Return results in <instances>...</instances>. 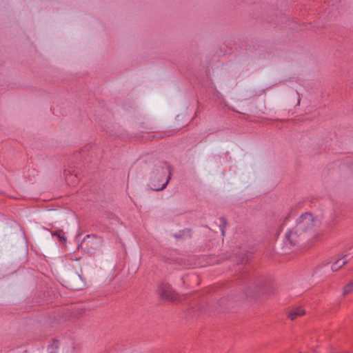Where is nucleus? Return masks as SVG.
I'll list each match as a JSON object with an SVG mask.
<instances>
[{
    "label": "nucleus",
    "instance_id": "obj_1",
    "mask_svg": "<svg viewBox=\"0 0 353 353\" xmlns=\"http://www.w3.org/2000/svg\"><path fill=\"white\" fill-rule=\"evenodd\" d=\"M320 225V221L310 213H304L297 219L295 227L286 232L285 243L295 245L306 239Z\"/></svg>",
    "mask_w": 353,
    "mask_h": 353
},
{
    "label": "nucleus",
    "instance_id": "obj_2",
    "mask_svg": "<svg viewBox=\"0 0 353 353\" xmlns=\"http://www.w3.org/2000/svg\"><path fill=\"white\" fill-rule=\"evenodd\" d=\"M170 175V166L166 162H160L150 168L148 173V186L154 191H161L168 185Z\"/></svg>",
    "mask_w": 353,
    "mask_h": 353
},
{
    "label": "nucleus",
    "instance_id": "obj_3",
    "mask_svg": "<svg viewBox=\"0 0 353 353\" xmlns=\"http://www.w3.org/2000/svg\"><path fill=\"white\" fill-rule=\"evenodd\" d=\"M74 343L69 338L54 339L48 346V353H72Z\"/></svg>",
    "mask_w": 353,
    "mask_h": 353
},
{
    "label": "nucleus",
    "instance_id": "obj_4",
    "mask_svg": "<svg viewBox=\"0 0 353 353\" xmlns=\"http://www.w3.org/2000/svg\"><path fill=\"white\" fill-rule=\"evenodd\" d=\"M157 292L159 296L163 299L169 301H179L181 300L179 295L168 283H162L159 284Z\"/></svg>",
    "mask_w": 353,
    "mask_h": 353
},
{
    "label": "nucleus",
    "instance_id": "obj_5",
    "mask_svg": "<svg viewBox=\"0 0 353 353\" xmlns=\"http://www.w3.org/2000/svg\"><path fill=\"white\" fill-rule=\"evenodd\" d=\"M352 256L350 254H344L336 259L332 264L331 270L332 272H336L344 266L351 259Z\"/></svg>",
    "mask_w": 353,
    "mask_h": 353
},
{
    "label": "nucleus",
    "instance_id": "obj_6",
    "mask_svg": "<svg viewBox=\"0 0 353 353\" xmlns=\"http://www.w3.org/2000/svg\"><path fill=\"white\" fill-rule=\"evenodd\" d=\"M305 313V312L302 307H295V308L292 309L290 311V312L288 314V317L292 321H293V320H295L296 318L304 315Z\"/></svg>",
    "mask_w": 353,
    "mask_h": 353
},
{
    "label": "nucleus",
    "instance_id": "obj_7",
    "mask_svg": "<svg viewBox=\"0 0 353 353\" xmlns=\"http://www.w3.org/2000/svg\"><path fill=\"white\" fill-rule=\"evenodd\" d=\"M52 236H55L59 238L61 241H65L66 238L65 236V232L62 230H58L52 232Z\"/></svg>",
    "mask_w": 353,
    "mask_h": 353
},
{
    "label": "nucleus",
    "instance_id": "obj_8",
    "mask_svg": "<svg viewBox=\"0 0 353 353\" xmlns=\"http://www.w3.org/2000/svg\"><path fill=\"white\" fill-rule=\"evenodd\" d=\"M353 292V281L347 283L343 288V295L345 296Z\"/></svg>",
    "mask_w": 353,
    "mask_h": 353
},
{
    "label": "nucleus",
    "instance_id": "obj_9",
    "mask_svg": "<svg viewBox=\"0 0 353 353\" xmlns=\"http://www.w3.org/2000/svg\"><path fill=\"white\" fill-rule=\"evenodd\" d=\"M326 268H328V266L327 265H319L315 272H314V274H316V275H320L321 273L324 272L325 270L324 269H326Z\"/></svg>",
    "mask_w": 353,
    "mask_h": 353
},
{
    "label": "nucleus",
    "instance_id": "obj_10",
    "mask_svg": "<svg viewBox=\"0 0 353 353\" xmlns=\"http://www.w3.org/2000/svg\"><path fill=\"white\" fill-rule=\"evenodd\" d=\"M94 239H96L99 243L101 242V239L97 237V236H94V235H87L86 237L84 239V241H88V242L89 243V242L91 241V240H92Z\"/></svg>",
    "mask_w": 353,
    "mask_h": 353
},
{
    "label": "nucleus",
    "instance_id": "obj_11",
    "mask_svg": "<svg viewBox=\"0 0 353 353\" xmlns=\"http://www.w3.org/2000/svg\"><path fill=\"white\" fill-rule=\"evenodd\" d=\"M66 180L68 182H71L72 184L74 185L78 181V179L76 175H74V176L70 175L69 177L66 176Z\"/></svg>",
    "mask_w": 353,
    "mask_h": 353
},
{
    "label": "nucleus",
    "instance_id": "obj_12",
    "mask_svg": "<svg viewBox=\"0 0 353 353\" xmlns=\"http://www.w3.org/2000/svg\"><path fill=\"white\" fill-rule=\"evenodd\" d=\"M260 293H261V290L259 289H257L256 290V292H254L253 294L251 293V292H249L248 295L250 296H254V295H256V294H259Z\"/></svg>",
    "mask_w": 353,
    "mask_h": 353
},
{
    "label": "nucleus",
    "instance_id": "obj_13",
    "mask_svg": "<svg viewBox=\"0 0 353 353\" xmlns=\"http://www.w3.org/2000/svg\"><path fill=\"white\" fill-rule=\"evenodd\" d=\"M220 221H221V222L222 223L225 224V219L221 218V219H220Z\"/></svg>",
    "mask_w": 353,
    "mask_h": 353
},
{
    "label": "nucleus",
    "instance_id": "obj_14",
    "mask_svg": "<svg viewBox=\"0 0 353 353\" xmlns=\"http://www.w3.org/2000/svg\"><path fill=\"white\" fill-rule=\"evenodd\" d=\"M221 232H222V234L224 235L225 234V232H224V230L222 228L221 229Z\"/></svg>",
    "mask_w": 353,
    "mask_h": 353
},
{
    "label": "nucleus",
    "instance_id": "obj_15",
    "mask_svg": "<svg viewBox=\"0 0 353 353\" xmlns=\"http://www.w3.org/2000/svg\"><path fill=\"white\" fill-rule=\"evenodd\" d=\"M64 172H65V174L67 176L68 174H67V171L66 170H64Z\"/></svg>",
    "mask_w": 353,
    "mask_h": 353
}]
</instances>
